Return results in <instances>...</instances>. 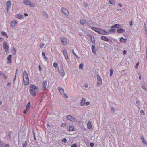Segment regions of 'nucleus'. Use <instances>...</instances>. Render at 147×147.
I'll return each mask as SVG.
<instances>
[{
	"label": "nucleus",
	"instance_id": "1",
	"mask_svg": "<svg viewBox=\"0 0 147 147\" xmlns=\"http://www.w3.org/2000/svg\"><path fill=\"white\" fill-rule=\"evenodd\" d=\"M30 94L33 96H35L36 95V92L39 91L38 88L35 85L31 84L30 85Z\"/></svg>",
	"mask_w": 147,
	"mask_h": 147
},
{
	"label": "nucleus",
	"instance_id": "2",
	"mask_svg": "<svg viewBox=\"0 0 147 147\" xmlns=\"http://www.w3.org/2000/svg\"><path fill=\"white\" fill-rule=\"evenodd\" d=\"M23 3L24 4L30 5L31 7H35L34 4L29 0H24Z\"/></svg>",
	"mask_w": 147,
	"mask_h": 147
},
{
	"label": "nucleus",
	"instance_id": "3",
	"mask_svg": "<svg viewBox=\"0 0 147 147\" xmlns=\"http://www.w3.org/2000/svg\"><path fill=\"white\" fill-rule=\"evenodd\" d=\"M58 89L61 94L64 97H65L66 98H68V96H67L65 93H64V90L63 88L60 87H59L58 88Z\"/></svg>",
	"mask_w": 147,
	"mask_h": 147
},
{
	"label": "nucleus",
	"instance_id": "4",
	"mask_svg": "<svg viewBox=\"0 0 147 147\" xmlns=\"http://www.w3.org/2000/svg\"><path fill=\"white\" fill-rule=\"evenodd\" d=\"M96 76L98 81L96 85L97 87H100L102 85V79L98 74H97Z\"/></svg>",
	"mask_w": 147,
	"mask_h": 147
},
{
	"label": "nucleus",
	"instance_id": "5",
	"mask_svg": "<svg viewBox=\"0 0 147 147\" xmlns=\"http://www.w3.org/2000/svg\"><path fill=\"white\" fill-rule=\"evenodd\" d=\"M7 7V12L8 14H9V10L11 7V1H9L7 2L6 3Z\"/></svg>",
	"mask_w": 147,
	"mask_h": 147
},
{
	"label": "nucleus",
	"instance_id": "6",
	"mask_svg": "<svg viewBox=\"0 0 147 147\" xmlns=\"http://www.w3.org/2000/svg\"><path fill=\"white\" fill-rule=\"evenodd\" d=\"M47 83L48 81L47 80H44L42 82V87L44 91H45L46 90Z\"/></svg>",
	"mask_w": 147,
	"mask_h": 147
},
{
	"label": "nucleus",
	"instance_id": "7",
	"mask_svg": "<svg viewBox=\"0 0 147 147\" xmlns=\"http://www.w3.org/2000/svg\"><path fill=\"white\" fill-rule=\"evenodd\" d=\"M3 47L4 49L5 50V51L6 53V54L8 53V51L9 49V47L7 43L5 42H4L3 43Z\"/></svg>",
	"mask_w": 147,
	"mask_h": 147
},
{
	"label": "nucleus",
	"instance_id": "8",
	"mask_svg": "<svg viewBox=\"0 0 147 147\" xmlns=\"http://www.w3.org/2000/svg\"><path fill=\"white\" fill-rule=\"evenodd\" d=\"M58 70L61 75L63 77L65 75V73L63 67H61L60 68H59Z\"/></svg>",
	"mask_w": 147,
	"mask_h": 147
},
{
	"label": "nucleus",
	"instance_id": "9",
	"mask_svg": "<svg viewBox=\"0 0 147 147\" xmlns=\"http://www.w3.org/2000/svg\"><path fill=\"white\" fill-rule=\"evenodd\" d=\"M66 118L68 120H70L71 121L74 122L76 121V119L75 118L71 115H67L66 116Z\"/></svg>",
	"mask_w": 147,
	"mask_h": 147
},
{
	"label": "nucleus",
	"instance_id": "10",
	"mask_svg": "<svg viewBox=\"0 0 147 147\" xmlns=\"http://www.w3.org/2000/svg\"><path fill=\"white\" fill-rule=\"evenodd\" d=\"M98 33L102 34L108 35L109 34L108 32L100 29H99Z\"/></svg>",
	"mask_w": 147,
	"mask_h": 147
},
{
	"label": "nucleus",
	"instance_id": "11",
	"mask_svg": "<svg viewBox=\"0 0 147 147\" xmlns=\"http://www.w3.org/2000/svg\"><path fill=\"white\" fill-rule=\"evenodd\" d=\"M62 11L65 15H69V12L65 8L63 7L61 9Z\"/></svg>",
	"mask_w": 147,
	"mask_h": 147
},
{
	"label": "nucleus",
	"instance_id": "12",
	"mask_svg": "<svg viewBox=\"0 0 147 147\" xmlns=\"http://www.w3.org/2000/svg\"><path fill=\"white\" fill-rule=\"evenodd\" d=\"M23 80L25 79H29L28 73L26 71H24L23 73Z\"/></svg>",
	"mask_w": 147,
	"mask_h": 147
},
{
	"label": "nucleus",
	"instance_id": "13",
	"mask_svg": "<svg viewBox=\"0 0 147 147\" xmlns=\"http://www.w3.org/2000/svg\"><path fill=\"white\" fill-rule=\"evenodd\" d=\"M61 42L64 45H66L67 43V39L66 38L64 37L61 38Z\"/></svg>",
	"mask_w": 147,
	"mask_h": 147
},
{
	"label": "nucleus",
	"instance_id": "14",
	"mask_svg": "<svg viewBox=\"0 0 147 147\" xmlns=\"http://www.w3.org/2000/svg\"><path fill=\"white\" fill-rule=\"evenodd\" d=\"M63 54L65 59H68V56L67 52L65 49H63Z\"/></svg>",
	"mask_w": 147,
	"mask_h": 147
},
{
	"label": "nucleus",
	"instance_id": "15",
	"mask_svg": "<svg viewBox=\"0 0 147 147\" xmlns=\"http://www.w3.org/2000/svg\"><path fill=\"white\" fill-rule=\"evenodd\" d=\"M15 17L20 19H22L24 18L23 16L20 14H17L15 15Z\"/></svg>",
	"mask_w": 147,
	"mask_h": 147
},
{
	"label": "nucleus",
	"instance_id": "16",
	"mask_svg": "<svg viewBox=\"0 0 147 147\" xmlns=\"http://www.w3.org/2000/svg\"><path fill=\"white\" fill-rule=\"evenodd\" d=\"M24 84L25 85H27L29 84V79H25L23 80Z\"/></svg>",
	"mask_w": 147,
	"mask_h": 147
},
{
	"label": "nucleus",
	"instance_id": "17",
	"mask_svg": "<svg viewBox=\"0 0 147 147\" xmlns=\"http://www.w3.org/2000/svg\"><path fill=\"white\" fill-rule=\"evenodd\" d=\"M125 29L122 28H120L119 29H118L117 30V32L119 33H121L125 32Z\"/></svg>",
	"mask_w": 147,
	"mask_h": 147
},
{
	"label": "nucleus",
	"instance_id": "18",
	"mask_svg": "<svg viewBox=\"0 0 147 147\" xmlns=\"http://www.w3.org/2000/svg\"><path fill=\"white\" fill-rule=\"evenodd\" d=\"M92 52L95 54L96 53L95 46L94 45H93L92 47Z\"/></svg>",
	"mask_w": 147,
	"mask_h": 147
},
{
	"label": "nucleus",
	"instance_id": "19",
	"mask_svg": "<svg viewBox=\"0 0 147 147\" xmlns=\"http://www.w3.org/2000/svg\"><path fill=\"white\" fill-rule=\"evenodd\" d=\"M86 99L82 98L81 102V106H84L85 104Z\"/></svg>",
	"mask_w": 147,
	"mask_h": 147
},
{
	"label": "nucleus",
	"instance_id": "20",
	"mask_svg": "<svg viewBox=\"0 0 147 147\" xmlns=\"http://www.w3.org/2000/svg\"><path fill=\"white\" fill-rule=\"evenodd\" d=\"M101 38L102 40L105 41H109V40L107 38L104 36H102L101 37Z\"/></svg>",
	"mask_w": 147,
	"mask_h": 147
},
{
	"label": "nucleus",
	"instance_id": "21",
	"mask_svg": "<svg viewBox=\"0 0 147 147\" xmlns=\"http://www.w3.org/2000/svg\"><path fill=\"white\" fill-rule=\"evenodd\" d=\"M17 22L16 21H13L11 22V25L14 28L15 27V24L17 23Z\"/></svg>",
	"mask_w": 147,
	"mask_h": 147
},
{
	"label": "nucleus",
	"instance_id": "22",
	"mask_svg": "<svg viewBox=\"0 0 147 147\" xmlns=\"http://www.w3.org/2000/svg\"><path fill=\"white\" fill-rule=\"evenodd\" d=\"M88 128L89 129H91L92 128V126L91 122L89 121L87 123Z\"/></svg>",
	"mask_w": 147,
	"mask_h": 147
},
{
	"label": "nucleus",
	"instance_id": "23",
	"mask_svg": "<svg viewBox=\"0 0 147 147\" xmlns=\"http://www.w3.org/2000/svg\"><path fill=\"white\" fill-rule=\"evenodd\" d=\"M91 28L94 30L95 31L98 33V31L99 30V28H96L95 27H91Z\"/></svg>",
	"mask_w": 147,
	"mask_h": 147
},
{
	"label": "nucleus",
	"instance_id": "24",
	"mask_svg": "<svg viewBox=\"0 0 147 147\" xmlns=\"http://www.w3.org/2000/svg\"><path fill=\"white\" fill-rule=\"evenodd\" d=\"M11 57H12V55H10L7 57V59L9 61L8 63L11 62Z\"/></svg>",
	"mask_w": 147,
	"mask_h": 147
},
{
	"label": "nucleus",
	"instance_id": "25",
	"mask_svg": "<svg viewBox=\"0 0 147 147\" xmlns=\"http://www.w3.org/2000/svg\"><path fill=\"white\" fill-rule=\"evenodd\" d=\"M127 40L126 39H124L123 37H121L120 40V41L122 42H125Z\"/></svg>",
	"mask_w": 147,
	"mask_h": 147
},
{
	"label": "nucleus",
	"instance_id": "26",
	"mask_svg": "<svg viewBox=\"0 0 147 147\" xmlns=\"http://www.w3.org/2000/svg\"><path fill=\"white\" fill-rule=\"evenodd\" d=\"M144 27L145 31H147V21L144 23Z\"/></svg>",
	"mask_w": 147,
	"mask_h": 147
},
{
	"label": "nucleus",
	"instance_id": "27",
	"mask_svg": "<svg viewBox=\"0 0 147 147\" xmlns=\"http://www.w3.org/2000/svg\"><path fill=\"white\" fill-rule=\"evenodd\" d=\"M80 23L82 25L84 24L85 23H86V21L85 20H84L83 19H81L80 20Z\"/></svg>",
	"mask_w": 147,
	"mask_h": 147
},
{
	"label": "nucleus",
	"instance_id": "28",
	"mask_svg": "<svg viewBox=\"0 0 147 147\" xmlns=\"http://www.w3.org/2000/svg\"><path fill=\"white\" fill-rule=\"evenodd\" d=\"M141 140L144 144L147 145V143L145 141V139L143 136L141 137Z\"/></svg>",
	"mask_w": 147,
	"mask_h": 147
},
{
	"label": "nucleus",
	"instance_id": "29",
	"mask_svg": "<svg viewBox=\"0 0 147 147\" xmlns=\"http://www.w3.org/2000/svg\"><path fill=\"white\" fill-rule=\"evenodd\" d=\"M73 53V54H74V55H75V56L76 57V58L78 59H80V58L74 52V49H72L71 51Z\"/></svg>",
	"mask_w": 147,
	"mask_h": 147
},
{
	"label": "nucleus",
	"instance_id": "30",
	"mask_svg": "<svg viewBox=\"0 0 147 147\" xmlns=\"http://www.w3.org/2000/svg\"><path fill=\"white\" fill-rule=\"evenodd\" d=\"M115 31H116V30H115V29H110L109 31V32L110 33H113L115 32Z\"/></svg>",
	"mask_w": 147,
	"mask_h": 147
},
{
	"label": "nucleus",
	"instance_id": "31",
	"mask_svg": "<svg viewBox=\"0 0 147 147\" xmlns=\"http://www.w3.org/2000/svg\"><path fill=\"white\" fill-rule=\"evenodd\" d=\"M74 127L72 126H70L69 127V130L70 131H72L74 130Z\"/></svg>",
	"mask_w": 147,
	"mask_h": 147
},
{
	"label": "nucleus",
	"instance_id": "32",
	"mask_svg": "<svg viewBox=\"0 0 147 147\" xmlns=\"http://www.w3.org/2000/svg\"><path fill=\"white\" fill-rule=\"evenodd\" d=\"M120 25L119 24H115L114 26H112L111 28H119Z\"/></svg>",
	"mask_w": 147,
	"mask_h": 147
},
{
	"label": "nucleus",
	"instance_id": "33",
	"mask_svg": "<svg viewBox=\"0 0 147 147\" xmlns=\"http://www.w3.org/2000/svg\"><path fill=\"white\" fill-rule=\"evenodd\" d=\"M1 34L3 36H5L6 37H8V35L7 34L4 32L3 31L1 32Z\"/></svg>",
	"mask_w": 147,
	"mask_h": 147
},
{
	"label": "nucleus",
	"instance_id": "34",
	"mask_svg": "<svg viewBox=\"0 0 147 147\" xmlns=\"http://www.w3.org/2000/svg\"><path fill=\"white\" fill-rule=\"evenodd\" d=\"M12 54L13 55H15L16 53V50L15 48H13L12 49Z\"/></svg>",
	"mask_w": 147,
	"mask_h": 147
},
{
	"label": "nucleus",
	"instance_id": "35",
	"mask_svg": "<svg viewBox=\"0 0 147 147\" xmlns=\"http://www.w3.org/2000/svg\"><path fill=\"white\" fill-rule=\"evenodd\" d=\"M30 102H28L26 107V108L27 109H28L30 108Z\"/></svg>",
	"mask_w": 147,
	"mask_h": 147
},
{
	"label": "nucleus",
	"instance_id": "36",
	"mask_svg": "<svg viewBox=\"0 0 147 147\" xmlns=\"http://www.w3.org/2000/svg\"><path fill=\"white\" fill-rule=\"evenodd\" d=\"M115 1L114 0H109V3L111 4H114V3Z\"/></svg>",
	"mask_w": 147,
	"mask_h": 147
},
{
	"label": "nucleus",
	"instance_id": "37",
	"mask_svg": "<svg viewBox=\"0 0 147 147\" xmlns=\"http://www.w3.org/2000/svg\"><path fill=\"white\" fill-rule=\"evenodd\" d=\"M42 55L44 57V58H43L46 61L47 59V58H46V57L45 56V53L44 52L42 53Z\"/></svg>",
	"mask_w": 147,
	"mask_h": 147
},
{
	"label": "nucleus",
	"instance_id": "38",
	"mask_svg": "<svg viewBox=\"0 0 147 147\" xmlns=\"http://www.w3.org/2000/svg\"><path fill=\"white\" fill-rule=\"evenodd\" d=\"M83 64L82 63L80 64L79 66V69H83Z\"/></svg>",
	"mask_w": 147,
	"mask_h": 147
},
{
	"label": "nucleus",
	"instance_id": "39",
	"mask_svg": "<svg viewBox=\"0 0 147 147\" xmlns=\"http://www.w3.org/2000/svg\"><path fill=\"white\" fill-rule=\"evenodd\" d=\"M142 88L144 91L146 90V89L145 88V85L144 84L142 85Z\"/></svg>",
	"mask_w": 147,
	"mask_h": 147
},
{
	"label": "nucleus",
	"instance_id": "40",
	"mask_svg": "<svg viewBox=\"0 0 147 147\" xmlns=\"http://www.w3.org/2000/svg\"><path fill=\"white\" fill-rule=\"evenodd\" d=\"M2 77L4 78L5 80H6V78H7V76H6L5 75V74H4L3 73L1 75V76Z\"/></svg>",
	"mask_w": 147,
	"mask_h": 147
},
{
	"label": "nucleus",
	"instance_id": "41",
	"mask_svg": "<svg viewBox=\"0 0 147 147\" xmlns=\"http://www.w3.org/2000/svg\"><path fill=\"white\" fill-rule=\"evenodd\" d=\"M2 147H10L9 145L8 144H6L5 143H4V145Z\"/></svg>",
	"mask_w": 147,
	"mask_h": 147
},
{
	"label": "nucleus",
	"instance_id": "42",
	"mask_svg": "<svg viewBox=\"0 0 147 147\" xmlns=\"http://www.w3.org/2000/svg\"><path fill=\"white\" fill-rule=\"evenodd\" d=\"M45 45V44L43 43L42 42L41 43L40 45V47L41 48H42Z\"/></svg>",
	"mask_w": 147,
	"mask_h": 147
},
{
	"label": "nucleus",
	"instance_id": "43",
	"mask_svg": "<svg viewBox=\"0 0 147 147\" xmlns=\"http://www.w3.org/2000/svg\"><path fill=\"white\" fill-rule=\"evenodd\" d=\"M4 143L0 140V147H2Z\"/></svg>",
	"mask_w": 147,
	"mask_h": 147
},
{
	"label": "nucleus",
	"instance_id": "44",
	"mask_svg": "<svg viewBox=\"0 0 147 147\" xmlns=\"http://www.w3.org/2000/svg\"><path fill=\"white\" fill-rule=\"evenodd\" d=\"M23 147H26L27 146V142L26 141H25L24 143L23 144Z\"/></svg>",
	"mask_w": 147,
	"mask_h": 147
},
{
	"label": "nucleus",
	"instance_id": "45",
	"mask_svg": "<svg viewBox=\"0 0 147 147\" xmlns=\"http://www.w3.org/2000/svg\"><path fill=\"white\" fill-rule=\"evenodd\" d=\"M111 111L112 112H114L115 111V109L114 107H112L111 109Z\"/></svg>",
	"mask_w": 147,
	"mask_h": 147
},
{
	"label": "nucleus",
	"instance_id": "46",
	"mask_svg": "<svg viewBox=\"0 0 147 147\" xmlns=\"http://www.w3.org/2000/svg\"><path fill=\"white\" fill-rule=\"evenodd\" d=\"M53 66L55 68H56L57 66V65L56 63L55 62L53 63Z\"/></svg>",
	"mask_w": 147,
	"mask_h": 147
},
{
	"label": "nucleus",
	"instance_id": "47",
	"mask_svg": "<svg viewBox=\"0 0 147 147\" xmlns=\"http://www.w3.org/2000/svg\"><path fill=\"white\" fill-rule=\"evenodd\" d=\"M113 70L112 69H111L110 70V76H111L113 74Z\"/></svg>",
	"mask_w": 147,
	"mask_h": 147
},
{
	"label": "nucleus",
	"instance_id": "48",
	"mask_svg": "<svg viewBox=\"0 0 147 147\" xmlns=\"http://www.w3.org/2000/svg\"><path fill=\"white\" fill-rule=\"evenodd\" d=\"M28 110L26 109L24 110L23 111V113L24 114H26L28 111Z\"/></svg>",
	"mask_w": 147,
	"mask_h": 147
},
{
	"label": "nucleus",
	"instance_id": "49",
	"mask_svg": "<svg viewBox=\"0 0 147 147\" xmlns=\"http://www.w3.org/2000/svg\"><path fill=\"white\" fill-rule=\"evenodd\" d=\"M140 112L141 113H142L143 115H145V113L143 110H141Z\"/></svg>",
	"mask_w": 147,
	"mask_h": 147
},
{
	"label": "nucleus",
	"instance_id": "50",
	"mask_svg": "<svg viewBox=\"0 0 147 147\" xmlns=\"http://www.w3.org/2000/svg\"><path fill=\"white\" fill-rule=\"evenodd\" d=\"M139 65V62L137 63L135 66V68H137L138 67Z\"/></svg>",
	"mask_w": 147,
	"mask_h": 147
},
{
	"label": "nucleus",
	"instance_id": "51",
	"mask_svg": "<svg viewBox=\"0 0 147 147\" xmlns=\"http://www.w3.org/2000/svg\"><path fill=\"white\" fill-rule=\"evenodd\" d=\"M71 147H77V146L75 144H73L71 146Z\"/></svg>",
	"mask_w": 147,
	"mask_h": 147
},
{
	"label": "nucleus",
	"instance_id": "52",
	"mask_svg": "<svg viewBox=\"0 0 147 147\" xmlns=\"http://www.w3.org/2000/svg\"><path fill=\"white\" fill-rule=\"evenodd\" d=\"M44 15L46 17H47V18H48V15L46 13H45Z\"/></svg>",
	"mask_w": 147,
	"mask_h": 147
},
{
	"label": "nucleus",
	"instance_id": "53",
	"mask_svg": "<svg viewBox=\"0 0 147 147\" xmlns=\"http://www.w3.org/2000/svg\"><path fill=\"white\" fill-rule=\"evenodd\" d=\"M85 104L86 106H88L89 105L90 102H87L85 103Z\"/></svg>",
	"mask_w": 147,
	"mask_h": 147
},
{
	"label": "nucleus",
	"instance_id": "54",
	"mask_svg": "<svg viewBox=\"0 0 147 147\" xmlns=\"http://www.w3.org/2000/svg\"><path fill=\"white\" fill-rule=\"evenodd\" d=\"M136 103L138 105H139L140 104V102L139 101H136Z\"/></svg>",
	"mask_w": 147,
	"mask_h": 147
},
{
	"label": "nucleus",
	"instance_id": "55",
	"mask_svg": "<svg viewBox=\"0 0 147 147\" xmlns=\"http://www.w3.org/2000/svg\"><path fill=\"white\" fill-rule=\"evenodd\" d=\"M90 146H92L93 145H94V144L93 143H90Z\"/></svg>",
	"mask_w": 147,
	"mask_h": 147
},
{
	"label": "nucleus",
	"instance_id": "56",
	"mask_svg": "<svg viewBox=\"0 0 147 147\" xmlns=\"http://www.w3.org/2000/svg\"><path fill=\"white\" fill-rule=\"evenodd\" d=\"M39 70L40 71H41L42 70L41 67L40 65L39 66Z\"/></svg>",
	"mask_w": 147,
	"mask_h": 147
},
{
	"label": "nucleus",
	"instance_id": "57",
	"mask_svg": "<svg viewBox=\"0 0 147 147\" xmlns=\"http://www.w3.org/2000/svg\"><path fill=\"white\" fill-rule=\"evenodd\" d=\"M33 134H34V139L35 140L36 139L35 135V133L34 132H33Z\"/></svg>",
	"mask_w": 147,
	"mask_h": 147
},
{
	"label": "nucleus",
	"instance_id": "58",
	"mask_svg": "<svg viewBox=\"0 0 147 147\" xmlns=\"http://www.w3.org/2000/svg\"><path fill=\"white\" fill-rule=\"evenodd\" d=\"M65 123H63L62 125H61V126L62 127H63L64 126H65Z\"/></svg>",
	"mask_w": 147,
	"mask_h": 147
},
{
	"label": "nucleus",
	"instance_id": "59",
	"mask_svg": "<svg viewBox=\"0 0 147 147\" xmlns=\"http://www.w3.org/2000/svg\"><path fill=\"white\" fill-rule=\"evenodd\" d=\"M118 5L121 7L122 6V5L120 3H119L118 4Z\"/></svg>",
	"mask_w": 147,
	"mask_h": 147
},
{
	"label": "nucleus",
	"instance_id": "60",
	"mask_svg": "<svg viewBox=\"0 0 147 147\" xmlns=\"http://www.w3.org/2000/svg\"><path fill=\"white\" fill-rule=\"evenodd\" d=\"M64 142L65 143H66L67 142V140L66 138H65L64 139Z\"/></svg>",
	"mask_w": 147,
	"mask_h": 147
},
{
	"label": "nucleus",
	"instance_id": "61",
	"mask_svg": "<svg viewBox=\"0 0 147 147\" xmlns=\"http://www.w3.org/2000/svg\"><path fill=\"white\" fill-rule=\"evenodd\" d=\"M88 85L87 84H85V85H84V87L86 88H87L88 87Z\"/></svg>",
	"mask_w": 147,
	"mask_h": 147
},
{
	"label": "nucleus",
	"instance_id": "62",
	"mask_svg": "<svg viewBox=\"0 0 147 147\" xmlns=\"http://www.w3.org/2000/svg\"><path fill=\"white\" fill-rule=\"evenodd\" d=\"M126 50H124L123 51V54H125L126 53Z\"/></svg>",
	"mask_w": 147,
	"mask_h": 147
},
{
	"label": "nucleus",
	"instance_id": "63",
	"mask_svg": "<svg viewBox=\"0 0 147 147\" xmlns=\"http://www.w3.org/2000/svg\"><path fill=\"white\" fill-rule=\"evenodd\" d=\"M129 25L131 26L132 25V21H130L129 22Z\"/></svg>",
	"mask_w": 147,
	"mask_h": 147
},
{
	"label": "nucleus",
	"instance_id": "64",
	"mask_svg": "<svg viewBox=\"0 0 147 147\" xmlns=\"http://www.w3.org/2000/svg\"><path fill=\"white\" fill-rule=\"evenodd\" d=\"M11 85V84L10 83L8 82L7 83V85L8 86H10Z\"/></svg>",
	"mask_w": 147,
	"mask_h": 147
}]
</instances>
